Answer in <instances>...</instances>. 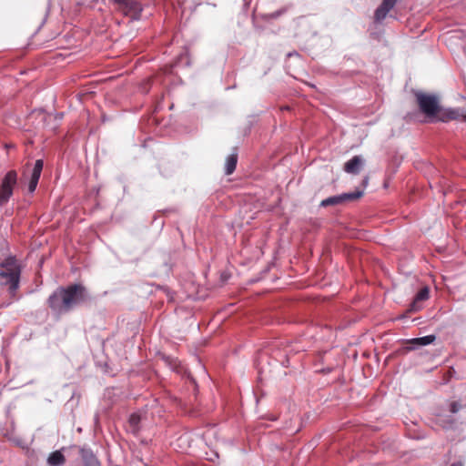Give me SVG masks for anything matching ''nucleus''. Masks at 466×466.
<instances>
[{
  "mask_svg": "<svg viewBox=\"0 0 466 466\" xmlns=\"http://www.w3.org/2000/svg\"><path fill=\"white\" fill-rule=\"evenodd\" d=\"M17 182V174L11 170L6 173L0 186V207L7 203L13 195V188Z\"/></svg>",
  "mask_w": 466,
  "mask_h": 466,
  "instance_id": "20e7f679",
  "label": "nucleus"
},
{
  "mask_svg": "<svg viewBox=\"0 0 466 466\" xmlns=\"http://www.w3.org/2000/svg\"><path fill=\"white\" fill-rule=\"evenodd\" d=\"M416 98L420 111L427 117L431 119L437 115L439 112V102L435 96L419 92L416 94Z\"/></svg>",
  "mask_w": 466,
  "mask_h": 466,
  "instance_id": "7ed1b4c3",
  "label": "nucleus"
},
{
  "mask_svg": "<svg viewBox=\"0 0 466 466\" xmlns=\"http://www.w3.org/2000/svg\"><path fill=\"white\" fill-rule=\"evenodd\" d=\"M87 299L86 288L81 284L70 285L56 289L49 297L48 304L54 312L62 314L68 312L76 305Z\"/></svg>",
  "mask_w": 466,
  "mask_h": 466,
  "instance_id": "f257e3e1",
  "label": "nucleus"
},
{
  "mask_svg": "<svg viewBox=\"0 0 466 466\" xmlns=\"http://www.w3.org/2000/svg\"><path fill=\"white\" fill-rule=\"evenodd\" d=\"M20 268L14 257L7 258L1 263L0 284L9 286L11 293H14L19 284Z\"/></svg>",
  "mask_w": 466,
  "mask_h": 466,
  "instance_id": "f03ea898",
  "label": "nucleus"
},
{
  "mask_svg": "<svg viewBox=\"0 0 466 466\" xmlns=\"http://www.w3.org/2000/svg\"><path fill=\"white\" fill-rule=\"evenodd\" d=\"M429 288H422L415 296L413 301L410 306V310L416 312L421 309V303L429 299Z\"/></svg>",
  "mask_w": 466,
  "mask_h": 466,
  "instance_id": "9d476101",
  "label": "nucleus"
},
{
  "mask_svg": "<svg viewBox=\"0 0 466 466\" xmlns=\"http://www.w3.org/2000/svg\"><path fill=\"white\" fill-rule=\"evenodd\" d=\"M362 195H363V191L356 190V191L350 192V193H342L339 195L332 196V197L323 199L320 202V207L326 208L329 206H337V205L342 204L346 201H352V200L358 199L360 197H362Z\"/></svg>",
  "mask_w": 466,
  "mask_h": 466,
  "instance_id": "39448f33",
  "label": "nucleus"
},
{
  "mask_svg": "<svg viewBox=\"0 0 466 466\" xmlns=\"http://www.w3.org/2000/svg\"><path fill=\"white\" fill-rule=\"evenodd\" d=\"M462 120L466 122V114L461 116Z\"/></svg>",
  "mask_w": 466,
  "mask_h": 466,
  "instance_id": "6ab92c4d",
  "label": "nucleus"
},
{
  "mask_svg": "<svg viewBox=\"0 0 466 466\" xmlns=\"http://www.w3.org/2000/svg\"><path fill=\"white\" fill-rule=\"evenodd\" d=\"M66 459L60 451H53L47 458L48 466H61L65 463Z\"/></svg>",
  "mask_w": 466,
  "mask_h": 466,
  "instance_id": "ddd939ff",
  "label": "nucleus"
},
{
  "mask_svg": "<svg viewBox=\"0 0 466 466\" xmlns=\"http://www.w3.org/2000/svg\"><path fill=\"white\" fill-rule=\"evenodd\" d=\"M129 426L131 431L136 433L138 431V425L140 422V416L137 413L131 414L129 417Z\"/></svg>",
  "mask_w": 466,
  "mask_h": 466,
  "instance_id": "2eb2a0df",
  "label": "nucleus"
},
{
  "mask_svg": "<svg viewBox=\"0 0 466 466\" xmlns=\"http://www.w3.org/2000/svg\"><path fill=\"white\" fill-rule=\"evenodd\" d=\"M451 466H463L461 462L452 463Z\"/></svg>",
  "mask_w": 466,
  "mask_h": 466,
  "instance_id": "a211bd4d",
  "label": "nucleus"
},
{
  "mask_svg": "<svg viewBox=\"0 0 466 466\" xmlns=\"http://www.w3.org/2000/svg\"><path fill=\"white\" fill-rule=\"evenodd\" d=\"M364 160L360 156H355L344 165L345 172L349 174H358L360 171Z\"/></svg>",
  "mask_w": 466,
  "mask_h": 466,
  "instance_id": "9b49d317",
  "label": "nucleus"
},
{
  "mask_svg": "<svg viewBox=\"0 0 466 466\" xmlns=\"http://www.w3.org/2000/svg\"><path fill=\"white\" fill-rule=\"evenodd\" d=\"M438 421H439V422H441V423H442V426H443V427H447V425H446L445 421L442 420L441 416H439V418H438Z\"/></svg>",
  "mask_w": 466,
  "mask_h": 466,
  "instance_id": "f3484780",
  "label": "nucleus"
},
{
  "mask_svg": "<svg viewBox=\"0 0 466 466\" xmlns=\"http://www.w3.org/2000/svg\"><path fill=\"white\" fill-rule=\"evenodd\" d=\"M79 454L84 466H100V461L89 447H81L79 449Z\"/></svg>",
  "mask_w": 466,
  "mask_h": 466,
  "instance_id": "0eeeda50",
  "label": "nucleus"
},
{
  "mask_svg": "<svg viewBox=\"0 0 466 466\" xmlns=\"http://www.w3.org/2000/svg\"><path fill=\"white\" fill-rule=\"evenodd\" d=\"M436 339L435 335H427L420 338L411 339L408 341L410 344L409 350H416L419 347L427 346L433 343Z\"/></svg>",
  "mask_w": 466,
  "mask_h": 466,
  "instance_id": "f8f14e48",
  "label": "nucleus"
},
{
  "mask_svg": "<svg viewBox=\"0 0 466 466\" xmlns=\"http://www.w3.org/2000/svg\"><path fill=\"white\" fill-rule=\"evenodd\" d=\"M398 0H382L381 4L378 6L374 13V22L381 23L389 14V12L395 6Z\"/></svg>",
  "mask_w": 466,
  "mask_h": 466,
  "instance_id": "423d86ee",
  "label": "nucleus"
},
{
  "mask_svg": "<svg viewBox=\"0 0 466 466\" xmlns=\"http://www.w3.org/2000/svg\"><path fill=\"white\" fill-rule=\"evenodd\" d=\"M43 167H44L43 160L37 159L34 165V167H33V170L31 173V177H30L29 185H28V191L30 193L35 192V190L37 187Z\"/></svg>",
  "mask_w": 466,
  "mask_h": 466,
  "instance_id": "6e6552de",
  "label": "nucleus"
},
{
  "mask_svg": "<svg viewBox=\"0 0 466 466\" xmlns=\"http://www.w3.org/2000/svg\"><path fill=\"white\" fill-rule=\"evenodd\" d=\"M238 162V155L237 154H231L228 157L226 161V174L230 175L232 174L237 167Z\"/></svg>",
  "mask_w": 466,
  "mask_h": 466,
  "instance_id": "4468645a",
  "label": "nucleus"
},
{
  "mask_svg": "<svg viewBox=\"0 0 466 466\" xmlns=\"http://www.w3.org/2000/svg\"><path fill=\"white\" fill-rule=\"evenodd\" d=\"M461 116L460 113L456 109H441L439 106V112L435 116L431 118V121H441L448 122L450 120L458 119Z\"/></svg>",
  "mask_w": 466,
  "mask_h": 466,
  "instance_id": "1a4fd4ad",
  "label": "nucleus"
},
{
  "mask_svg": "<svg viewBox=\"0 0 466 466\" xmlns=\"http://www.w3.org/2000/svg\"><path fill=\"white\" fill-rule=\"evenodd\" d=\"M461 409V405L457 401H453L450 405V411L452 414L457 413Z\"/></svg>",
  "mask_w": 466,
  "mask_h": 466,
  "instance_id": "dca6fc26",
  "label": "nucleus"
}]
</instances>
